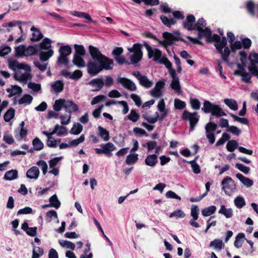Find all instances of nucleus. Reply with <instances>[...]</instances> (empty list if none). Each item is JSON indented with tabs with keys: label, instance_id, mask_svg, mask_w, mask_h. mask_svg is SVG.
<instances>
[{
	"label": "nucleus",
	"instance_id": "obj_1",
	"mask_svg": "<svg viewBox=\"0 0 258 258\" xmlns=\"http://www.w3.org/2000/svg\"><path fill=\"white\" fill-rule=\"evenodd\" d=\"M89 51L91 55L87 63V72L91 76H95L103 70H111L114 66L113 60L103 54L99 49L90 45Z\"/></svg>",
	"mask_w": 258,
	"mask_h": 258
},
{
	"label": "nucleus",
	"instance_id": "obj_2",
	"mask_svg": "<svg viewBox=\"0 0 258 258\" xmlns=\"http://www.w3.org/2000/svg\"><path fill=\"white\" fill-rule=\"evenodd\" d=\"M51 40L45 38L41 43L38 45L39 56L40 60L45 61L48 60L53 54V50L51 49Z\"/></svg>",
	"mask_w": 258,
	"mask_h": 258
},
{
	"label": "nucleus",
	"instance_id": "obj_3",
	"mask_svg": "<svg viewBox=\"0 0 258 258\" xmlns=\"http://www.w3.org/2000/svg\"><path fill=\"white\" fill-rule=\"evenodd\" d=\"M202 110L206 113H211L212 115L217 117L226 116V114L219 105L213 104L208 100H205L203 103Z\"/></svg>",
	"mask_w": 258,
	"mask_h": 258
},
{
	"label": "nucleus",
	"instance_id": "obj_4",
	"mask_svg": "<svg viewBox=\"0 0 258 258\" xmlns=\"http://www.w3.org/2000/svg\"><path fill=\"white\" fill-rule=\"evenodd\" d=\"M227 41L225 36L220 37L219 41H217L214 43L215 47L218 52L221 54L222 59L226 62H228V57L230 54V49L226 46Z\"/></svg>",
	"mask_w": 258,
	"mask_h": 258
},
{
	"label": "nucleus",
	"instance_id": "obj_5",
	"mask_svg": "<svg viewBox=\"0 0 258 258\" xmlns=\"http://www.w3.org/2000/svg\"><path fill=\"white\" fill-rule=\"evenodd\" d=\"M194 30L198 31V38L199 39L205 37L208 43L216 42L217 41L220 40V36L219 35L217 34L212 35V31L209 27H206L204 29L201 27H197Z\"/></svg>",
	"mask_w": 258,
	"mask_h": 258
},
{
	"label": "nucleus",
	"instance_id": "obj_6",
	"mask_svg": "<svg viewBox=\"0 0 258 258\" xmlns=\"http://www.w3.org/2000/svg\"><path fill=\"white\" fill-rule=\"evenodd\" d=\"M142 44L140 43H135L132 47L127 48L130 52L133 53L130 57L131 64H135L141 60L143 55L142 51Z\"/></svg>",
	"mask_w": 258,
	"mask_h": 258
},
{
	"label": "nucleus",
	"instance_id": "obj_7",
	"mask_svg": "<svg viewBox=\"0 0 258 258\" xmlns=\"http://www.w3.org/2000/svg\"><path fill=\"white\" fill-rule=\"evenodd\" d=\"M182 119L183 120H188L190 123L189 132H192L199 120V116L197 112L191 113L184 110L182 114Z\"/></svg>",
	"mask_w": 258,
	"mask_h": 258
},
{
	"label": "nucleus",
	"instance_id": "obj_8",
	"mask_svg": "<svg viewBox=\"0 0 258 258\" xmlns=\"http://www.w3.org/2000/svg\"><path fill=\"white\" fill-rule=\"evenodd\" d=\"M162 35L165 39L163 41H160L159 42L165 46L172 45L174 43V40L179 41L181 38L180 34L178 31L175 32L174 34L164 32L162 33Z\"/></svg>",
	"mask_w": 258,
	"mask_h": 258
},
{
	"label": "nucleus",
	"instance_id": "obj_9",
	"mask_svg": "<svg viewBox=\"0 0 258 258\" xmlns=\"http://www.w3.org/2000/svg\"><path fill=\"white\" fill-rule=\"evenodd\" d=\"M222 189L226 195L231 196L236 189V185L234 181L229 176H226L221 181Z\"/></svg>",
	"mask_w": 258,
	"mask_h": 258
},
{
	"label": "nucleus",
	"instance_id": "obj_10",
	"mask_svg": "<svg viewBox=\"0 0 258 258\" xmlns=\"http://www.w3.org/2000/svg\"><path fill=\"white\" fill-rule=\"evenodd\" d=\"M132 75L138 79L139 84L142 87L145 88H149L152 86L153 84V81L149 80L147 76L142 75L140 71L134 72L132 73Z\"/></svg>",
	"mask_w": 258,
	"mask_h": 258
},
{
	"label": "nucleus",
	"instance_id": "obj_11",
	"mask_svg": "<svg viewBox=\"0 0 258 258\" xmlns=\"http://www.w3.org/2000/svg\"><path fill=\"white\" fill-rule=\"evenodd\" d=\"M101 149L96 148L95 152L97 154H104L108 157H110L112 154V152L116 149L115 147L112 143H107L105 144L100 145Z\"/></svg>",
	"mask_w": 258,
	"mask_h": 258
},
{
	"label": "nucleus",
	"instance_id": "obj_12",
	"mask_svg": "<svg viewBox=\"0 0 258 258\" xmlns=\"http://www.w3.org/2000/svg\"><path fill=\"white\" fill-rule=\"evenodd\" d=\"M116 82L117 84H121L124 88L130 91H135L137 89L135 83L128 78L118 76L116 79Z\"/></svg>",
	"mask_w": 258,
	"mask_h": 258
},
{
	"label": "nucleus",
	"instance_id": "obj_13",
	"mask_svg": "<svg viewBox=\"0 0 258 258\" xmlns=\"http://www.w3.org/2000/svg\"><path fill=\"white\" fill-rule=\"evenodd\" d=\"M165 86L164 81L160 80L157 81L154 88L150 91L151 95L155 98H159L162 96L163 92L162 89Z\"/></svg>",
	"mask_w": 258,
	"mask_h": 258
},
{
	"label": "nucleus",
	"instance_id": "obj_14",
	"mask_svg": "<svg viewBox=\"0 0 258 258\" xmlns=\"http://www.w3.org/2000/svg\"><path fill=\"white\" fill-rule=\"evenodd\" d=\"M196 19L194 15H188L186 18V20L182 23L183 28L188 31L194 30L197 27L195 26Z\"/></svg>",
	"mask_w": 258,
	"mask_h": 258
},
{
	"label": "nucleus",
	"instance_id": "obj_15",
	"mask_svg": "<svg viewBox=\"0 0 258 258\" xmlns=\"http://www.w3.org/2000/svg\"><path fill=\"white\" fill-rule=\"evenodd\" d=\"M39 168L36 166L31 167L26 172V176L29 179H37L39 175Z\"/></svg>",
	"mask_w": 258,
	"mask_h": 258
},
{
	"label": "nucleus",
	"instance_id": "obj_16",
	"mask_svg": "<svg viewBox=\"0 0 258 258\" xmlns=\"http://www.w3.org/2000/svg\"><path fill=\"white\" fill-rule=\"evenodd\" d=\"M64 109L67 112L70 113L75 112L78 110V106L73 101L65 100Z\"/></svg>",
	"mask_w": 258,
	"mask_h": 258
},
{
	"label": "nucleus",
	"instance_id": "obj_17",
	"mask_svg": "<svg viewBox=\"0 0 258 258\" xmlns=\"http://www.w3.org/2000/svg\"><path fill=\"white\" fill-rule=\"evenodd\" d=\"M158 161L157 156L156 154L149 155L146 157L145 160L146 165L152 167L156 165Z\"/></svg>",
	"mask_w": 258,
	"mask_h": 258
},
{
	"label": "nucleus",
	"instance_id": "obj_18",
	"mask_svg": "<svg viewBox=\"0 0 258 258\" xmlns=\"http://www.w3.org/2000/svg\"><path fill=\"white\" fill-rule=\"evenodd\" d=\"M30 30L33 32L32 37L31 38V40L32 41H38L42 38L43 34L39 29L35 27L34 26H32Z\"/></svg>",
	"mask_w": 258,
	"mask_h": 258
},
{
	"label": "nucleus",
	"instance_id": "obj_19",
	"mask_svg": "<svg viewBox=\"0 0 258 258\" xmlns=\"http://www.w3.org/2000/svg\"><path fill=\"white\" fill-rule=\"evenodd\" d=\"M236 177L247 187H251L253 184V181L245 176L241 173H237Z\"/></svg>",
	"mask_w": 258,
	"mask_h": 258
},
{
	"label": "nucleus",
	"instance_id": "obj_20",
	"mask_svg": "<svg viewBox=\"0 0 258 258\" xmlns=\"http://www.w3.org/2000/svg\"><path fill=\"white\" fill-rule=\"evenodd\" d=\"M219 214L223 215L226 218H230L233 215V210L231 208H226L224 205H221L218 211Z\"/></svg>",
	"mask_w": 258,
	"mask_h": 258
},
{
	"label": "nucleus",
	"instance_id": "obj_21",
	"mask_svg": "<svg viewBox=\"0 0 258 258\" xmlns=\"http://www.w3.org/2000/svg\"><path fill=\"white\" fill-rule=\"evenodd\" d=\"M64 84L61 80H57L51 85V91L55 93H59L63 89Z\"/></svg>",
	"mask_w": 258,
	"mask_h": 258
},
{
	"label": "nucleus",
	"instance_id": "obj_22",
	"mask_svg": "<svg viewBox=\"0 0 258 258\" xmlns=\"http://www.w3.org/2000/svg\"><path fill=\"white\" fill-rule=\"evenodd\" d=\"M18 178V171L15 169H12L7 171L4 175V179L6 180H13Z\"/></svg>",
	"mask_w": 258,
	"mask_h": 258
},
{
	"label": "nucleus",
	"instance_id": "obj_23",
	"mask_svg": "<svg viewBox=\"0 0 258 258\" xmlns=\"http://www.w3.org/2000/svg\"><path fill=\"white\" fill-rule=\"evenodd\" d=\"M89 83L90 85L97 87V88L94 90V91L100 90L104 85V82L102 78L92 79Z\"/></svg>",
	"mask_w": 258,
	"mask_h": 258
},
{
	"label": "nucleus",
	"instance_id": "obj_24",
	"mask_svg": "<svg viewBox=\"0 0 258 258\" xmlns=\"http://www.w3.org/2000/svg\"><path fill=\"white\" fill-rule=\"evenodd\" d=\"M39 54L38 49V45H29L28 47L26 46L25 56H32Z\"/></svg>",
	"mask_w": 258,
	"mask_h": 258
},
{
	"label": "nucleus",
	"instance_id": "obj_25",
	"mask_svg": "<svg viewBox=\"0 0 258 258\" xmlns=\"http://www.w3.org/2000/svg\"><path fill=\"white\" fill-rule=\"evenodd\" d=\"M98 136L103 140L104 141H108L109 139V133L108 131L103 127L99 126L98 127Z\"/></svg>",
	"mask_w": 258,
	"mask_h": 258
},
{
	"label": "nucleus",
	"instance_id": "obj_26",
	"mask_svg": "<svg viewBox=\"0 0 258 258\" xmlns=\"http://www.w3.org/2000/svg\"><path fill=\"white\" fill-rule=\"evenodd\" d=\"M152 54H153L152 57L153 58V60L154 61L158 62L159 63H160V61L165 57L164 56H162V51L158 48L153 49L152 51Z\"/></svg>",
	"mask_w": 258,
	"mask_h": 258
},
{
	"label": "nucleus",
	"instance_id": "obj_27",
	"mask_svg": "<svg viewBox=\"0 0 258 258\" xmlns=\"http://www.w3.org/2000/svg\"><path fill=\"white\" fill-rule=\"evenodd\" d=\"M67 128L63 126H59L56 124L54 126V128L52 132V134H56L59 137H61L67 134Z\"/></svg>",
	"mask_w": 258,
	"mask_h": 258
},
{
	"label": "nucleus",
	"instance_id": "obj_28",
	"mask_svg": "<svg viewBox=\"0 0 258 258\" xmlns=\"http://www.w3.org/2000/svg\"><path fill=\"white\" fill-rule=\"evenodd\" d=\"M73 62L75 66L79 68H83L85 66V62L83 56H81L74 55Z\"/></svg>",
	"mask_w": 258,
	"mask_h": 258
},
{
	"label": "nucleus",
	"instance_id": "obj_29",
	"mask_svg": "<svg viewBox=\"0 0 258 258\" xmlns=\"http://www.w3.org/2000/svg\"><path fill=\"white\" fill-rule=\"evenodd\" d=\"M59 55L68 56L71 54L72 48L68 45H63L60 47L58 49Z\"/></svg>",
	"mask_w": 258,
	"mask_h": 258
},
{
	"label": "nucleus",
	"instance_id": "obj_30",
	"mask_svg": "<svg viewBox=\"0 0 258 258\" xmlns=\"http://www.w3.org/2000/svg\"><path fill=\"white\" fill-rule=\"evenodd\" d=\"M224 246L222 240L219 239H215L212 241L210 244V247H213L215 249L221 250Z\"/></svg>",
	"mask_w": 258,
	"mask_h": 258
},
{
	"label": "nucleus",
	"instance_id": "obj_31",
	"mask_svg": "<svg viewBox=\"0 0 258 258\" xmlns=\"http://www.w3.org/2000/svg\"><path fill=\"white\" fill-rule=\"evenodd\" d=\"M50 205H51V207H54L55 209H58L61 205L60 202L58 199L57 195L56 194L52 196L49 199Z\"/></svg>",
	"mask_w": 258,
	"mask_h": 258
},
{
	"label": "nucleus",
	"instance_id": "obj_32",
	"mask_svg": "<svg viewBox=\"0 0 258 258\" xmlns=\"http://www.w3.org/2000/svg\"><path fill=\"white\" fill-rule=\"evenodd\" d=\"M138 154L137 153L130 154L126 156L125 163L127 165L133 164L137 162Z\"/></svg>",
	"mask_w": 258,
	"mask_h": 258
},
{
	"label": "nucleus",
	"instance_id": "obj_33",
	"mask_svg": "<svg viewBox=\"0 0 258 258\" xmlns=\"http://www.w3.org/2000/svg\"><path fill=\"white\" fill-rule=\"evenodd\" d=\"M32 244L33 245L32 258H39L44 253L43 249L38 246H34L33 242Z\"/></svg>",
	"mask_w": 258,
	"mask_h": 258
},
{
	"label": "nucleus",
	"instance_id": "obj_34",
	"mask_svg": "<svg viewBox=\"0 0 258 258\" xmlns=\"http://www.w3.org/2000/svg\"><path fill=\"white\" fill-rule=\"evenodd\" d=\"M72 15L78 17V18H84L90 22H92L93 20L91 16L87 13L85 12H79L78 11H74L71 13Z\"/></svg>",
	"mask_w": 258,
	"mask_h": 258
},
{
	"label": "nucleus",
	"instance_id": "obj_35",
	"mask_svg": "<svg viewBox=\"0 0 258 258\" xmlns=\"http://www.w3.org/2000/svg\"><path fill=\"white\" fill-rule=\"evenodd\" d=\"M225 104L228 106L231 109L233 110H236L238 109V105L237 102L232 99H225L224 100Z\"/></svg>",
	"mask_w": 258,
	"mask_h": 258
},
{
	"label": "nucleus",
	"instance_id": "obj_36",
	"mask_svg": "<svg viewBox=\"0 0 258 258\" xmlns=\"http://www.w3.org/2000/svg\"><path fill=\"white\" fill-rule=\"evenodd\" d=\"M15 110L13 108H9L4 114V119L5 121L9 122L14 117Z\"/></svg>",
	"mask_w": 258,
	"mask_h": 258
},
{
	"label": "nucleus",
	"instance_id": "obj_37",
	"mask_svg": "<svg viewBox=\"0 0 258 258\" xmlns=\"http://www.w3.org/2000/svg\"><path fill=\"white\" fill-rule=\"evenodd\" d=\"M127 117L130 120L135 122L139 120L140 115L136 110L132 109L130 113L127 115Z\"/></svg>",
	"mask_w": 258,
	"mask_h": 258
},
{
	"label": "nucleus",
	"instance_id": "obj_38",
	"mask_svg": "<svg viewBox=\"0 0 258 258\" xmlns=\"http://www.w3.org/2000/svg\"><path fill=\"white\" fill-rule=\"evenodd\" d=\"M75 53L74 55H77V56H83L86 54V50L84 47L82 45L75 44Z\"/></svg>",
	"mask_w": 258,
	"mask_h": 258
},
{
	"label": "nucleus",
	"instance_id": "obj_39",
	"mask_svg": "<svg viewBox=\"0 0 258 258\" xmlns=\"http://www.w3.org/2000/svg\"><path fill=\"white\" fill-rule=\"evenodd\" d=\"M64 102L65 100L62 99L55 100L53 105V109L56 111H59L62 108H64Z\"/></svg>",
	"mask_w": 258,
	"mask_h": 258
},
{
	"label": "nucleus",
	"instance_id": "obj_40",
	"mask_svg": "<svg viewBox=\"0 0 258 258\" xmlns=\"http://www.w3.org/2000/svg\"><path fill=\"white\" fill-rule=\"evenodd\" d=\"M46 216L48 222H50L52 219L56 220L57 223L59 222L57 214L55 211L53 210L48 211L46 213Z\"/></svg>",
	"mask_w": 258,
	"mask_h": 258
},
{
	"label": "nucleus",
	"instance_id": "obj_41",
	"mask_svg": "<svg viewBox=\"0 0 258 258\" xmlns=\"http://www.w3.org/2000/svg\"><path fill=\"white\" fill-rule=\"evenodd\" d=\"M26 46L20 45L15 48V55L17 57L25 56Z\"/></svg>",
	"mask_w": 258,
	"mask_h": 258
},
{
	"label": "nucleus",
	"instance_id": "obj_42",
	"mask_svg": "<svg viewBox=\"0 0 258 258\" xmlns=\"http://www.w3.org/2000/svg\"><path fill=\"white\" fill-rule=\"evenodd\" d=\"M32 144L34 149L36 151H40L43 148L44 145L41 141L37 137L34 139L32 141Z\"/></svg>",
	"mask_w": 258,
	"mask_h": 258
},
{
	"label": "nucleus",
	"instance_id": "obj_43",
	"mask_svg": "<svg viewBox=\"0 0 258 258\" xmlns=\"http://www.w3.org/2000/svg\"><path fill=\"white\" fill-rule=\"evenodd\" d=\"M216 211V207L215 206H211L205 208L202 211V214L205 216H209L214 213Z\"/></svg>",
	"mask_w": 258,
	"mask_h": 258
},
{
	"label": "nucleus",
	"instance_id": "obj_44",
	"mask_svg": "<svg viewBox=\"0 0 258 258\" xmlns=\"http://www.w3.org/2000/svg\"><path fill=\"white\" fill-rule=\"evenodd\" d=\"M198 158V157H196L195 159L191 161H189L188 162V163L191 165V167L192 168V171L195 174H199L201 172V168L200 166L196 162V160Z\"/></svg>",
	"mask_w": 258,
	"mask_h": 258
},
{
	"label": "nucleus",
	"instance_id": "obj_45",
	"mask_svg": "<svg viewBox=\"0 0 258 258\" xmlns=\"http://www.w3.org/2000/svg\"><path fill=\"white\" fill-rule=\"evenodd\" d=\"M83 130V126L79 123H75L73 127L70 130V134L73 135H79Z\"/></svg>",
	"mask_w": 258,
	"mask_h": 258
},
{
	"label": "nucleus",
	"instance_id": "obj_46",
	"mask_svg": "<svg viewBox=\"0 0 258 258\" xmlns=\"http://www.w3.org/2000/svg\"><path fill=\"white\" fill-rule=\"evenodd\" d=\"M33 100V97L29 94H25L18 101L19 104H30L31 103Z\"/></svg>",
	"mask_w": 258,
	"mask_h": 258
},
{
	"label": "nucleus",
	"instance_id": "obj_47",
	"mask_svg": "<svg viewBox=\"0 0 258 258\" xmlns=\"http://www.w3.org/2000/svg\"><path fill=\"white\" fill-rule=\"evenodd\" d=\"M238 147L237 142L233 140L229 141L226 145L227 150L230 152H233Z\"/></svg>",
	"mask_w": 258,
	"mask_h": 258
},
{
	"label": "nucleus",
	"instance_id": "obj_48",
	"mask_svg": "<svg viewBox=\"0 0 258 258\" xmlns=\"http://www.w3.org/2000/svg\"><path fill=\"white\" fill-rule=\"evenodd\" d=\"M159 63L165 65L166 68L168 70L169 74L172 73V71H175V70L172 68V63L166 57H164V58L160 61Z\"/></svg>",
	"mask_w": 258,
	"mask_h": 258
},
{
	"label": "nucleus",
	"instance_id": "obj_49",
	"mask_svg": "<svg viewBox=\"0 0 258 258\" xmlns=\"http://www.w3.org/2000/svg\"><path fill=\"white\" fill-rule=\"evenodd\" d=\"M200 209L197 205H193L191 208L190 215L192 217L191 219L197 220L199 217Z\"/></svg>",
	"mask_w": 258,
	"mask_h": 258
},
{
	"label": "nucleus",
	"instance_id": "obj_50",
	"mask_svg": "<svg viewBox=\"0 0 258 258\" xmlns=\"http://www.w3.org/2000/svg\"><path fill=\"white\" fill-rule=\"evenodd\" d=\"M59 243L62 247H66L73 250L75 249V245L71 241L61 240L59 241Z\"/></svg>",
	"mask_w": 258,
	"mask_h": 258
},
{
	"label": "nucleus",
	"instance_id": "obj_51",
	"mask_svg": "<svg viewBox=\"0 0 258 258\" xmlns=\"http://www.w3.org/2000/svg\"><path fill=\"white\" fill-rule=\"evenodd\" d=\"M234 203L235 206L238 209H241L245 205V201L244 198L240 196L237 197L234 199Z\"/></svg>",
	"mask_w": 258,
	"mask_h": 258
},
{
	"label": "nucleus",
	"instance_id": "obj_52",
	"mask_svg": "<svg viewBox=\"0 0 258 258\" xmlns=\"http://www.w3.org/2000/svg\"><path fill=\"white\" fill-rule=\"evenodd\" d=\"M230 137L229 134L224 133L221 138H220L216 143V146H219L223 145L227 141H229Z\"/></svg>",
	"mask_w": 258,
	"mask_h": 258
},
{
	"label": "nucleus",
	"instance_id": "obj_53",
	"mask_svg": "<svg viewBox=\"0 0 258 258\" xmlns=\"http://www.w3.org/2000/svg\"><path fill=\"white\" fill-rule=\"evenodd\" d=\"M134 2L140 4L142 2H145L146 5L156 6L159 4V0H132Z\"/></svg>",
	"mask_w": 258,
	"mask_h": 258
},
{
	"label": "nucleus",
	"instance_id": "obj_54",
	"mask_svg": "<svg viewBox=\"0 0 258 258\" xmlns=\"http://www.w3.org/2000/svg\"><path fill=\"white\" fill-rule=\"evenodd\" d=\"M218 125L216 123L210 121L205 126L206 133H207V129L209 131L210 133L214 134V132L217 130Z\"/></svg>",
	"mask_w": 258,
	"mask_h": 258
},
{
	"label": "nucleus",
	"instance_id": "obj_55",
	"mask_svg": "<svg viewBox=\"0 0 258 258\" xmlns=\"http://www.w3.org/2000/svg\"><path fill=\"white\" fill-rule=\"evenodd\" d=\"M185 216V213L180 209L177 210L170 214L169 218L176 217V218H183Z\"/></svg>",
	"mask_w": 258,
	"mask_h": 258
},
{
	"label": "nucleus",
	"instance_id": "obj_56",
	"mask_svg": "<svg viewBox=\"0 0 258 258\" xmlns=\"http://www.w3.org/2000/svg\"><path fill=\"white\" fill-rule=\"evenodd\" d=\"M226 131L237 136H238L241 133V130L234 125L230 126L228 128H226Z\"/></svg>",
	"mask_w": 258,
	"mask_h": 258
},
{
	"label": "nucleus",
	"instance_id": "obj_57",
	"mask_svg": "<svg viewBox=\"0 0 258 258\" xmlns=\"http://www.w3.org/2000/svg\"><path fill=\"white\" fill-rule=\"evenodd\" d=\"M11 48L8 45H3L0 47V56L3 57L11 52Z\"/></svg>",
	"mask_w": 258,
	"mask_h": 258
},
{
	"label": "nucleus",
	"instance_id": "obj_58",
	"mask_svg": "<svg viewBox=\"0 0 258 258\" xmlns=\"http://www.w3.org/2000/svg\"><path fill=\"white\" fill-rule=\"evenodd\" d=\"M36 164L41 168L43 175H45L47 172L48 165L47 163L42 160L38 161Z\"/></svg>",
	"mask_w": 258,
	"mask_h": 258
},
{
	"label": "nucleus",
	"instance_id": "obj_59",
	"mask_svg": "<svg viewBox=\"0 0 258 258\" xmlns=\"http://www.w3.org/2000/svg\"><path fill=\"white\" fill-rule=\"evenodd\" d=\"M248 59L251 64H258V53L251 52L249 55Z\"/></svg>",
	"mask_w": 258,
	"mask_h": 258
},
{
	"label": "nucleus",
	"instance_id": "obj_60",
	"mask_svg": "<svg viewBox=\"0 0 258 258\" xmlns=\"http://www.w3.org/2000/svg\"><path fill=\"white\" fill-rule=\"evenodd\" d=\"M190 103L191 107L193 109L198 110L200 108L201 102L198 99L190 98Z\"/></svg>",
	"mask_w": 258,
	"mask_h": 258
},
{
	"label": "nucleus",
	"instance_id": "obj_61",
	"mask_svg": "<svg viewBox=\"0 0 258 258\" xmlns=\"http://www.w3.org/2000/svg\"><path fill=\"white\" fill-rule=\"evenodd\" d=\"M242 47V43L238 40L233 42L230 45L231 51L233 52H234L237 49H241Z\"/></svg>",
	"mask_w": 258,
	"mask_h": 258
},
{
	"label": "nucleus",
	"instance_id": "obj_62",
	"mask_svg": "<svg viewBox=\"0 0 258 258\" xmlns=\"http://www.w3.org/2000/svg\"><path fill=\"white\" fill-rule=\"evenodd\" d=\"M85 140L84 135H82L79 138L73 140L70 142V147L77 146Z\"/></svg>",
	"mask_w": 258,
	"mask_h": 258
},
{
	"label": "nucleus",
	"instance_id": "obj_63",
	"mask_svg": "<svg viewBox=\"0 0 258 258\" xmlns=\"http://www.w3.org/2000/svg\"><path fill=\"white\" fill-rule=\"evenodd\" d=\"M235 167L245 174H247L249 172L250 168L249 167L245 166L241 163H236L235 164Z\"/></svg>",
	"mask_w": 258,
	"mask_h": 258
},
{
	"label": "nucleus",
	"instance_id": "obj_64",
	"mask_svg": "<svg viewBox=\"0 0 258 258\" xmlns=\"http://www.w3.org/2000/svg\"><path fill=\"white\" fill-rule=\"evenodd\" d=\"M246 9H247L248 13L252 16H254L255 15L254 11V3L251 1H248L246 3Z\"/></svg>",
	"mask_w": 258,
	"mask_h": 258
}]
</instances>
